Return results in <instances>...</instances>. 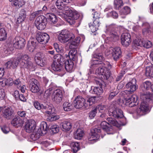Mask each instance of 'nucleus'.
Segmentation results:
<instances>
[{"instance_id":"nucleus-1","label":"nucleus","mask_w":153,"mask_h":153,"mask_svg":"<svg viewBox=\"0 0 153 153\" xmlns=\"http://www.w3.org/2000/svg\"><path fill=\"white\" fill-rule=\"evenodd\" d=\"M63 10L65 14L62 12L61 10H59L57 12V15L62 18L66 19V17H68L67 22L71 24L72 20L76 19L79 17L78 12L73 8L69 7L67 5L64 6Z\"/></svg>"},{"instance_id":"nucleus-2","label":"nucleus","mask_w":153,"mask_h":153,"mask_svg":"<svg viewBox=\"0 0 153 153\" xmlns=\"http://www.w3.org/2000/svg\"><path fill=\"white\" fill-rule=\"evenodd\" d=\"M95 97H91L86 100L82 96H78L74 100V106L77 109L88 108L95 102Z\"/></svg>"},{"instance_id":"nucleus-3","label":"nucleus","mask_w":153,"mask_h":153,"mask_svg":"<svg viewBox=\"0 0 153 153\" xmlns=\"http://www.w3.org/2000/svg\"><path fill=\"white\" fill-rule=\"evenodd\" d=\"M111 68V65L108 62H105L101 67L96 69L95 73L101 75L103 79L107 80L110 76V72L109 70Z\"/></svg>"},{"instance_id":"nucleus-4","label":"nucleus","mask_w":153,"mask_h":153,"mask_svg":"<svg viewBox=\"0 0 153 153\" xmlns=\"http://www.w3.org/2000/svg\"><path fill=\"white\" fill-rule=\"evenodd\" d=\"M151 94H144L141 96V99L142 100V102L139 108L140 114V115H143L146 114V113L149 110V107L148 102H152V100L151 99Z\"/></svg>"},{"instance_id":"nucleus-5","label":"nucleus","mask_w":153,"mask_h":153,"mask_svg":"<svg viewBox=\"0 0 153 153\" xmlns=\"http://www.w3.org/2000/svg\"><path fill=\"white\" fill-rule=\"evenodd\" d=\"M74 38L75 36L73 33L66 30H62L59 33L58 37L59 40L61 43H64Z\"/></svg>"},{"instance_id":"nucleus-6","label":"nucleus","mask_w":153,"mask_h":153,"mask_svg":"<svg viewBox=\"0 0 153 153\" xmlns=\"http://www.w3.org/2000/svg\"><path fill=\"white\" fill-rule=\"evenodd\" d=\"M47 23V19L43 15L39 16L35 21V25L37 28L40 30H42L45 28Z\"/></svg>"},{"instance_id":"nucleus-7","label":"nucleus","mask_w":153,"mask_h":153,"mask_svg":"<svg viewBox=\"0 0 153 153\" xmlns=\"http://www.w3.org/2000/svg\"><path fill=\"white\" fill-rule=\"evenodd\" d=\"M106 53H108L107 55L110 54L112 55L114 59L116 61L120 57L121 54V51L120 47H112L109 48L107 51Z\"/></svg>"},{"instance_id":"nucleus-8","label":"nucleus","mask_w":153,"mask_h":153,"mask_svg":"<svg viewBox=\"0 0 153 153\" xmlns=\"http://www.w3.org/2000/svg\"><path fill=\"white\" fill-rule=\"evenodd\" d=\"M29 87L30 91L33 93H37L40 90L39 82L34 78H32L30 80Z\"/></svg>"},{"instance_id":"nucleus-9","label":"nucleus","mask_w":153,"mask_h":153,"mask_svg":"<svg viewBox=\"0 0 153 153\" xmlns=\"http://www.w3.org/2000/svg\"><path fill=\"white\" fill-rule=\"evenodd\" d=\"M126 87L129 90H126L124 92L126 94L131 93L135 91L137 88L136 85V80L135 79H133L131 81L128 82L126 85Z\"/></svg>"},{"instance_id":"nucleus-10","label":"nucleus","mask_w":153,"mask_h":153,"mask_svg":"<svg viewBox=\"0 0 153 153\" xmlns=\"http://www.w3.org/2000/svg\"><path fill=\"white\" fill-rule=\"evenodd\" d=\"M93 56V57L97 59L93 60L91 62V66L102 64V61L104 59V58L101 53H98L97 50L95 51Z\"/></svg>"},{"instance_id":"nucleus-11","label":"nucleus","mask_w":153,"mask_h":153,"mask_svg":"<svg viewBox=\"0 0 153 153\" xmlns=\"http://www.w3.org/2000/svg\"><path fill=\"white\" fill-rule=\"evenodd\" d=\"M50 39L49 35L45 33L39 32L37 33L36 39L38 42L42 44H45Z\"/></svg>"},{"instance_id":"nucleus-12","label":"nucleus","mask_w":153,"mask_h":153,"mask_svg":"<svg viewBox=\"0 0 153 153\" xmlns=\"http://www.w3.org/2000/svg\"><path fill=\"white\" fill-rule=\"evenodd\" d=\"M137 100V96L135 95H133L130 97L125 98L123 103L129 107H131L136 105L135 103Z\"/></svg>"},{"instance_id":"nucleus-13","label":"nucleus","mask_w":153,"mask_h":153,"mask_svg":"<svg viewBox=\"0 0 153 153\" xmlns=\"http://www.w3.org/2000/svg\"><path fill=\"white\" fill-rule=\"evenodd\" d=\"M51 67L53 70L58 73V75L62 76L64 74L65 72L64 69L62 67V64L60 63L54 61L52 64Z\"/></svg>"},{"instance_id":"nucleus-14","label":"nucleus","mask_w":153,"mask_h":153,"mask_svg":"<svg viewBox=\"0 0 153 153\" xmlns=\"http://www.w3.org/2000/svg\"><path fill=\"white\" fill-rule=\"evenodd\" d=\"M121 39L122 45L125 47H127L131 42V36L128 33H124L122 35Z\"/></svg>"},{"instance_id":"nucleus-15","label":"nucleus","mask_w":153,"mask_h":153,"mask_svg":"<svg viewBox=\"0 0 153 153\" xmlns=\"http://www.w3.org/2000/svg\"><path fill=\"white\" fill-rule=\"evenodd\" d=\"M108 114L110 116H113L117 118H122L123 116L122 111L118 108H114L113 110L110 109L108 111Z\"/></svg>"},{"instance_id":"nucleus-16","label":"nucleus","mask_w":153,"mask_h":153,"mask_svg":"<svg viewBox=\"0 0 153 153\" xmlns=\"http://www.w3.org/2000/svg\"><path fill=\"white\" fill-rule=\"evenodd\" d=\"M36 127L35 121L33 120H30L25 122V129L27 132L31 133L34 131Z\"/></svg>"},{"instance_id":"nucleus-17","label":"nucleus","mask_w":153,"mask_h":153,"mask_svg":"<svg viewBox=\"0 0 153 153\" xmlns=\"http://www.w3.org/2000/svg\"><path fill=\"white\" fill-rule=\"evenodd\" d=\"M80 38L79 37H77L75 38H72L69 40V48L71 49H76L79 45Z\"/></svg>"},{"instance_id":"nucleus-18","label":"nucleus","mask_w":153,"mask_h":153,"mask_svg":"<svg viewBox=\"0 0 153 153\" xmlns=\"http://www.w3.org/2000/svg\"><path fill=\"white\" fill-rule=\"evenodd\" d=\"M119 38L117 30L114 29H113L110 30L109 36L107 37V40L110 41H115L118 40Z\"/></svg>"},{"instance_id":"nucleus-19","label":"nucleus","mask_w":153,"mask_h":153,"mask_svg":"<svg viewBox=\"0 0 153 153\" xmlns=\"http://www.w3.org/2000/svg\"><path fill=\"white\" fill-rule=\"evenodd\" d=\"M62 91L59 89H57L53 93V100L57 103H59L62 101Z\"/></svg>"},{"instance_id":"nucleus-20","label":"nucleus","mask_w":153,"mask_h":153,"mask_svg":"<svg viewBox=\"0 0 153 153\" xmlns=\"http://www.w3.org/2000/svg\"><path fill=\"white\" fill-rule=\"evenodd\" d=\"M43 56V54L41 52L37 53L35 56V61L36 64L39 65L43 67L45 65L46 63H44L42 59Z\"/></svg>"},{"instance_id":"nucleus-21","label":"nucleus","mask_w":153,"mask_h":153,"mask_svg":"<svg viewBox=\"0 0 153 153\" xmlns=\"http://www.w3.org/2000/svg\"><path fill=\"white\" fill-rule=\"evenodd\" d=\"M19 62V58H15L13 61H8L5 64V66L7 68H16L18 65Z\"/></svg>"},{"instance_id":"nucleus-22","label":"nucleus","mask_w":153,"mask_h":153,"mask_svg":"<svg viewBox=\"0 0 153 153\" xmlns=\"http://www.w3.org/2000/svg\"><path fill=\"white\" fill-rule=\"evenodd\" d=\"M14 115V111L11 107H7L4 110V116L7 119H11Z\"/></svg>"},{"instance_id":"nucleus-23","label":"nucleus","mask_w":153,"mask_h":153,"mask_svg":"<svg viewBox=\"0 0 153 153\" xmlns=\"http://www.w3.org/2000/svg\"><path fill=\"white\" fill-rule=\"evenodd\" d=\"M100 19H94L92 24H91V23L89 24V27L90 28L92 32H95L98 29V27L100 25Z\"/></svg>"},{"instance_id":"nucleus-24","label":"nucleus","mask_w":153,"mask_h":153,"mask_svg":"<svg viewBox=\"0 0 153 153\" xmlns=\"http://www.w3.org/2000/svg\"><path fill=\"white\" fill-rule=\"evenodd\" d=\"M30 60V58H29L27 55H25L22 56L21 58H20V63L21 65L24 66L26 62L28 65H29L30 66H32L33 64L31 62L29 61Z\"/></svg>"},{"instance_id":"nucleus-25","label":"nucleus","mask_w":153,"mask_h":153,"mask_svg":"<svg viewBox=\"0 0 153 153\" xmlns=\"http://www.w3.org/2000/svg\"><path fill=\"white\" fill-rule=\"evenodd\" d=\"M2 50L4 53L7 55L12 53L13 50V45L11 44H7L2 48Z\"/></svg>"},{"instance_id":"nucleus-26","label":"nucleus","mask_w":153,"mask_h":153,"mask_svg":"<svg viewBox=\"0 0 153 153\" xmlns=\"http://www.w3.org/2000/svg\"><path fill=\"white\" fill-rule=\"evenodd\" d=\"M65 63V69L68 72H71L73 70L74 65L73 61L71 59L68 60Z\"/></svg>"},{"instance_id":"nucleus-27","label":"nucleus","mask_w":153,"mask_h":153,"mask_svg":"<svg viewBox=\"0 0 153 153\" xmlns=\"http://www.w3.org/2000/svg\"><path fill=\"white\" fill-rule=\"evenodd\" d=\"M68 55L70 59L73 61L76 60L77 58V51L76 49H72L69 52Z\"/></svg>"},{"instance_id":"nucleus-28","label":"nucleus","mask_w":153,"mask_h":153,"mask_svg":"<svg viewBox=\"0 0 153 153\" xmlns=\"http://www.w3.org/2000/svg\"><path fill=\"white\" fill-rule=\"evenodd\" d=\"M61 127L64 131H69L72 127L71 123L68 121H64L61 123Z\"/></svg>"},{"instance_id":"nucleus-29","label":"nucleus","mask_w":153,"mask_h":153,"mask_svg":"<svg viewBox=\"0 0 153 153\" xmlns=\"http://www.w3.org/2000/svg\"><path fill=\"white\" fill-rule=\"evenodd\" d=\"M131 9L128 6L124 7L123 9L120 10V14L121 15V17L123 18H125V16H122V15H127L131 12Z\"/></svg>"},{"instance_id":"nucleus-30","label":"nucleus","mask_w":153,"mask_h":153,"mask_svg":"<svg viewBox=\"0 0 153 153\" xmlns=\"http://www.w3.org/2000/svg\"><path fill=\"white\" fill-rule=\"evenodd\" d=\"M63 107L64 111H70L73 108L72 103L67 101L63 103Z\"/></svg>"},{"instance_id":"nucleus-31","label":"nucleus","mask_w":153,"mask_h":153,"mask_svg":"<svg viewBox=\"0 0 153 153\" xmlns=\"http://www.w3.org/2000/svg\"><path fill=\"white\" fill-rule=\"evenodd\" d=\"M7 33L4 28H1L0 29V41L5 40L7 38Z\"/></svg>"},{"instance_id":"nucleus-32","label":"nucleus","mask_w":153,"mask_h":153,"mask_svg":"<svg viewBox=\"0 0 153 153\" xmlns=\"http://www.w3.org/2000/svg\"><path fill=\"white\" fill-rule=\"evenodd\" d=\"M46 16L50 21L53 24H54L57 21L56 16L52 13H47L46 14Z\"/></svg>"},{"instance_id":"nucleus-33","label":"nucleus","mask_w":153,"mask_h":153,"mask_svg":"<svg viewBox=\"0 0 153 153\" xmlns=\"http://www.w3.org/2000/svg\"><path fill=\"white\" fill-rule=\"evenodd\" d=\"M79 143L78 142H72L70 144V146L74 153H76L79 149Z\"/></svg>"},{"instance_id":"nucleus-34","label":"nucleus","mask_w":153,"mask_h":153,"mask_svg":"<svg viewBox=\"0 0 153 153\" xmlns=\"http://www.w3.org/2000/svg\"><path fill=\"white\" fill-rule=\"evenodd\" d=\"M151 83L149 81L143 82L141 85V89L143 91L149 90L150 88Z\"/></svg>"},{"instance_id":"nucleus-35","label":"nucleus","mask_w":153,"mask_h":153,"mask_svg":"<svg viewBox=\"0 0 153 153\" xmlns=\"http://www.w3.org/2000/svg\"><path fill=\"white\" fill-rule=\"evenodd\" d=\"M84 134L83 130L80 129H78L74 134V138L76 139H80Z\"/></svg>"},{"instance_id":"nucleus-36","label":"nucleus","mask_w":153,"mask_h":153,"mask_svg":"<svg viewBox=\"0 0 153 153\" xmlns=\"http://www.w3.org/2000/svg\"><path fill=\"white\" fill-rule=\"evenodd\" d=\"M146 74L147 76L153 77V65L146 68Z\"/></svg>"},{"instance_id":"nucleus-37","label":"nucleus","mask_w":153,"mask_h":153,"mask_svg":"<svg viewBox=\"0 0 153 153\" xmlns=\"http://www.w3.org/2000/svg\"><path fill=\"white\" fill-rule=\"evenodd\" d=\"M19 117L18 115H15L11 122V124L15 128H18L19 126Z\"/></svg>"},{"instance_id":"nucleus-38","label":"nucleus","mask_w":153,"mask_h":153,"mask_svg":"<svg viewBox=\"0 0 153 153\" xmlns=\"http://www.w3.org/2000/svg\"><path fill=\"white\" fill-rule=\"evenodd\" d=\"M42 110H45L44 112L45 114H49V115L53 114L52 110L53 109V108L51 106H44Z\"/></svg>"},{"instance_id":"nucleus-39","label":"nucleus","mask_w":153,"mask_h":153,"mask_svg":"<svg viewBox=\"0 0 153 153\" xmlns=\"http://www.w3.org/2000/svg\"><path fill=\"white\" fill-rule=\"evenodd\" d=\"M94 94L100 95L103 93L102 88L101 86H97L94 88L93 89Z\"/></svg>"},{"instance_id":"nucleus-40","label":"nucleus","mask_w":153,"mask_h":153,"mask_svg":"<svg viewBox=\"0 0 153 153\" xmlns=\"http://www.w3.org/2000/svg\"><path fill=\"white\" fill-rule=\"evenodd\" d=\"M46 122H42L40 128L43 132V134H45L47 133V131L48 130V127Z\"/></svg>"},{"instance_id":"nucleus-41","label":"nucleus","mask_w":153,"mask_h":153,"mask_svg":"<svg viewBox=\"0 0 153 153\" xmlns=\"http://www.w3.org/2000/svg\"><path fill=\"white\" fill-rule=\"evenodd\" d=\"M98 138L99 135L97 134L94 133L93 131H91V134L88 137V140L89 141H92L97 140Z\"/></svg>"},{"instance_id":"nucleus-42","label":"nucleus","mask_w":153,"mask_h":153,"mask_svg":"<svg viewBox=\"0 0 153 153\" xmlns=\"http://www.w3.org/2000/svg\"><path fill=\"white\" fill-rule=\"evenodd\" d=\"M26 16V13L24 9L22 10L20 12V21L22 22L24 21Z\"/></svg>"},{"instance_id":"nucleus-43","label":"nucleus","mask_w":153,"mask_h":153,"mask_svg":"<svg viewBox=\"0 0 153 153\" xmlns=\"http://www.w3.org/2000/svg\"><path fill=\"white\" fill-rule=\"evenodd\" d=\"M114 7L116 9H118L123 5V1L122 0H115L114 1Z\"/></svg>"},{"instance_id":"nucleus-44","label":"nucleus","mask_w":153,"mask_h":153,"mask_svg":"<svg viewBox=\"0 0 153 153\" xmlns=\"http://www.w3.org/2000/svg\"><path fill=\"white\" fill-rule=\"evenodd\" d=\"M50 128L53 133H57L59 130V127L58 126L56 125L51 124L49 126Z\"/></svg>"},{"instance_id":"nucleus-45","label":"nucleus","mask_w":153,"mask_h":153,"mask_svg":"<svg viewBox=\"0 0 153 153\" xmlns=\"http://www.w3.org/2000/svg\"><path fill=\"white\" fill-rule=\"evenodd\" d=\"M52 90L51 88L46 90L44 94V97L45 99H47L50 97L52 93Z\"/></svg>"},{"instance_id":"nucleus-46","label":"nucleus","mask_w":153,"mask_h":153,"mask_svg":"<svg viewBox=\"0 0 153 153\" xmlns=\"http://www.w3.org/2000/svg\"><path fill=\"white\" fill-rule=\"evenodd\" d=\"M108 17H111L114 19H117L118 17V13L116 11H113L107 14Z\"/></svg>"},{"instance_id":"nucleus-47","label":"nucleus","mask_w":153,"mask_h":153,"mask_svg":"<svg viewBox=\"0 0 153 153\" xmlns=\"http://www.w3.org/2000/svg\"><path fill=\"white\" fill-rule=\"evenodd\" d=\"M27 47L30 52H33L35 49V43L34 42H31L30 44L27 45Z\"/></svg>"},{"instance_id":"nucleus-48","label":"nucleus","mask_w":153,"mask_h":153,"mask_svg":"<svg viewBox=\"0 0 153 153\" xmlns=\"http://www.w3.org/2000/svg\"><path fill=\"white\" fill-rule=\"evenodd\" d=\"M95 108L97 111L98 110L101 113H103V112L107 111L105 106L104 105H99L97 106Z\"/></svg>"},{"instance_id":"nucleus-49","label":"nucleus","mask_w":153,"mask_h":153,"mask_svg":"<svg viewBox=\"0 0 153 153\" xmlns=\"http://www.w3.org/2000/svg\"><path fill=\"white\" fill-rule=\"evenodd\" d=\"M59 118L58 115H50L47 118V120L50 121H55L58 120Z\"/></svg>"},{"instance_id":"nucleus-50","label":"nucleus","mask_w":153,"mask_h":153,"mask_svg":"<svg viewBox=\"0 0 153 153\" xmlns=\"http://www.w3.org/2000/svg\"><path fill=\"white\" fill-rule=\"evenodd\" d=\"M143 47L147 48H151L152 45V42L148 40H144Z\"/></svg>"},{"instance_id":"nucleus-51","label":"nucleus","mask_w":153,"mask_h":153,"mask_svg":"<svg viewBox=\"0 0 153 153\" xmlns=\"http://www.w3.org/2000/svg\"><path fill=\"white\" fill-rule=\"evenodd\" d=\"M34 106L38 110L43 109L44 105L40 103L38 101H35L34 103Z\"/></svg>"},{"instance_id":"nucleus-52","label":"nucleus","mask_w":153,"mask_h":153,"mask_svg":"<svg viewBox=\"0 0 153 153\" xmlns=\"http://www.w3.org/2000/svg\"><path fill=\"white\" fill-rule=\"evenodd\" d=\"M144 40H135L134 42L136 46L143 47Z\"/></svg>"},{"instance_id":"nucleus-53","label":"nucleus","mask_w":153,"mask_h":153,"mask_svg":"<svg viewBox=\"0 0 153 153\" xmlns=\"http://www.w3.org/2000/svg\"><path fill=\"white\" fill-rule=\"evenodd\" d=\"M63 0H57L56 2V4L57 8L61 9L63 5Z\"/></svg>"},{"instance_id":"nucleus-54","label":"nucleus","mask_w":153,"mask_h":153,"mask_svg":"<svg viewBox=\"0 0 153 153\" xmlns=\"http://www.w3.org/2000/svg\"><path fill=\"white\" fill-rule=\"evenodd\" d=\"M56 56L57 58V62H59L61 64V63L64 61V58L61 55L58 54Z\"/></svg>"},{"instance_id":"nucleus-55","label":"nucleus","mask_w":153,"mask_h":153,"mask_svg":"<svg viewBox=\"0 0 153 153\" xmlns=\"http://www.w3.org/2000/svg\"><path fill=\"white\" fill-rule=\"evenodd\" d=\"M97 113V111L95 108L94 109L92 110L89 113V117L91 119L94 118L95 116Z\"/></svg>"},{"instance_id":"nucleus-56","label":"nucleus","mask_w":153,"mask_h":153,"mask_svg":"<svg viewBox=\"0 0 153 153\" xmlns=\"http://www.w3.org/2000/svg\"><path fill=\"white\" fill-rule=\"evenodd\" d=\"M111 127V126L110 127L108 126L103 130L105 131L108 134H113V129Z\"/></svg>"},{"instance_id":"nucleus-57","label":"nucleus","mask_w":153,"mask_h":153,"mask_svg":"<svg viewBox=\"0 0 153 153\" xmlns=\"http://www.w3.org/2000/svg\"><path fill=\"white\" fill-rule=\"evenodd\" d=\"M26 43L25 39L22 38H20V46L21 48L24 47Z\"/></svg>"},{"instance_id":"nucleus-58","label":"nucleus","mask_w":153,"mask_h":153,"mask_svg":"<svg viewBox=\"0 0 153 153\" xmlns=\"http://www.w3.org/2000/svg\"><path fill=\"white\" fill-rule=\"evenodd\" d=\"M6 85L8 86L12 85L13 83V80L11 78H9L8 79L6 78Z\"/></svg>"},{"instance_id":"nucleus-59","label":"nucleus","mask_w":153,"mask_h":153,"mask_svg":"<svg viewBox=\"0 0 153 153\" xmlns=\"http://www.w3.org/2000/svg\"><path fill=\"white\" fill-rule=\"evenodd\" d=\"M118 94L117 91L112 92L110 93L108 97V99L109 100H111L114 98V97L117 95Z\"/></svg>"},{"instance_id":"nucleus-60","label":"nucleus","mask_w":153,"mask_h":153,"mask_svg":"<svg viewBox=\"0 0 153 153\" xmlns=\"http://www.w3.org/2000/svg\"><path fill=\"white\" fill-rule=\"evenodd\" d=\"M151 33L149 28H145L143 29V33L144 35H147Z\"/></svg>"},{"instance_id":"nucleus-61","label":"nucleus","mask_w":153,"mask_h":153,"mask_svg":"<svg viewBox=\"0 0 153 153\" xmlns=\"http://www.w3.org/2000/svg\"><path fill=\"white\" fill-rule=\"evenodd\" d=\"M125 74V71L124 70L121 71V72L120 73L116 78V80L117 81H118L121 79L122 77Z\"/></svg>"},{"instance_id":"nucleus-62","label":"nucleus","mask_w":153,"mask_h":153,"mask_svg":"<svg viewBox=\"0 0 153 153\" xmlns=\"http://www.w3.org/2000/svg\"><path fill=\"white\" fill-rule=\"evenodd\" d=\"M107 124H108V123L106 121H103L101 123L100 126L101 128L104 130L108 126Z\"/></svg>"},{"instance_id":"nucleus-63","label":"nucleus","mask_w":153,"mask_h":153,"mask_svg":"<svg viewBox=\"0 0 153 153\" xmlns=\"http://www.w3.org/2000/svg\"><path fill=\"white\" fill-rule=\"evenodd\" d=\"M1 129L3 132L5 134H7L10 131V128L7 126H3L1 128Z\"/></svg>"},{"instance_id":"nucleus-64","label":"nucleus","mask_w":153,"mask_h":153,"mask_svg":"<svg viewBox=\"0 0 153 153\" xmlns=\"http://www.w3.org/2000/svg\"><path fill=\"white\" fill-rule=\"evenodd\" d=\"M5 96V93L4 89H0V100H2Z\"/></svg>"}]
</instances>
